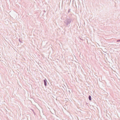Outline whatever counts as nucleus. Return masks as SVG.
Here are the masks:
<instances>
[{"instance_id": "obj_1", "label": "nucleus", "mask_w": 120, "mask_h": 120, "mask_svg": "<svg viewBox=\"0 0 120 120\" xmlns=\"http://www.w3.org/2000/svg\"><path fill=\"white\" fill-rule=\"evenodd\" d=\"M73 22L71 19L70 17H69L68 18H66L65 20H64V22L65 24V26L68 27V26H70V23Z\"/></svg>"}, {"instance_id": "obj_2", "label": "nucleus", "mask_w": 120, "mask_h": 120, "mask_svg": "<svg viewBox=\"0 0 120 120\" xmlns=\"http://www.w3.org/2000/svg\"><path fill=\"white\" fill-rule=\"evenodd\" d=\"M43 82L45 86H47V81L46 79H45L43 80Z\"/></svg>"}, {"instance_id": "obj_3", "label": "nucleus", "mask_w": 120, "mask_h": 120, "mask_svg": "<svg viewBox=\"0 0 120 120\" xmlns=\"http://www.w3.org/2000/svg\"><path fill=\"white\" fill-rule=\"evenodd\" d=\"M88 99L90 101H91V97L90 95H89L88 96Z\"/></svg>"}, {"instance_id": "obj_4", "label": "nucleus", "mask_w": 120, "mask_h": 120, "mask_svg": "<svg viewBox=\"0 0 120 120\" xmlns=\"http://www.w3.org/2000/svg\"><path fill=\"white\" fill-rule=\"evenodd\" d=\"M71 10V9H69L68 11V13H69V12H70V11Z\"/></svg>"}, {"instance_id": "obj_5", "label": "nucleus", "mask_w": 120, "mask_h": 120, "mask_svg": "<svg viewBox=\"0 0 120 120\" xmlns=\"http://www.w3.org/2000/svg\"><path fill=\"white\" fill-rule=\"evenodd\" d=\"M19 41L20 42V43H22V42L21 41V40L19 38Z\"/></svg>"}, {"instance_id": "obj_6", "label": "nucleus", "mask_w": 120, "mask_h": 120, "mask_svg": "<svg viewBox=\"0 0 120 120\" xmlns=\"http://www.w3.org/2000/svg\"><path fill=\"white\" fill-rule=\"evenodd\" d=\"M119 41H120V40H117L116 42H119Z\"/></svg>"}, {"instance_id": "obj_7", "label": "nucleus", "mask_w": 120, "mask_h": 120, "mask_svg": "<svg viewBox=\"0 0 120 120\" xmlns=\"http://www.w3.org/2000/svg\"><path fill=\"white\" fill-rule=\"evenodd\" d=\"M69 92V93H71L70 92V90L68 91Z\"/></svg>"}, {"instance_id": "obj_8", "label": "nucleus", "mask_w": 120, "mask_h": 120, "mask_svg": "<svg viewBox=\"0 0 120 120\" xmlns=\"http://www.w3.org/2000/svg\"><path fill=\"white\" fill-rule=\"evenodd\" d=\"M32 111H33L34 113V111L33 110H32Z\"/></svg>"}, {"instance_id": "obj_9", "label": "nucleus", "mask_w": 120, "mask_h": 120, "mask_svg": "<svg viewBox=\"0 0 120 120\" xmlns=\"http://www.w3.org/2000/svg\"><path fill=\"white\" fill-rule=\"evenodd\" d=\"M67 15H66V17H67Z\"/></svg>"}]
</instances>
